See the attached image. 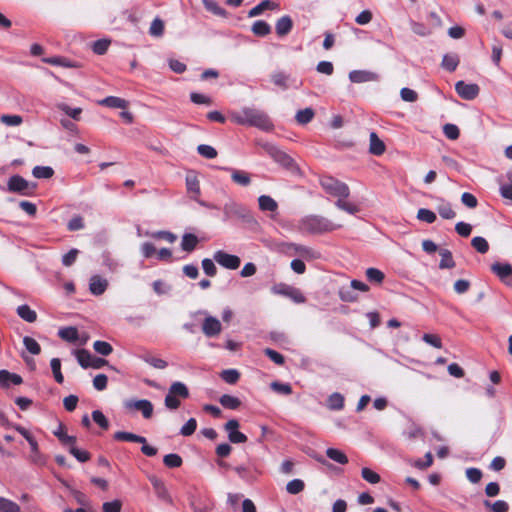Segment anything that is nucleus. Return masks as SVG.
Instances as JSON below:
<instances>
[{"label": "nucleus", "mask_w": 512, "mask_h": 512, "mask_svg": "<svg viewBox=\"0 0 512 512\" xmlns=\"http://www.w3.org/2000/svg\"><path fill=\"white\" fill-rule=\"evenodd\" d=\"M231 119L239 125L253 126L263 131H269L273 128V123L269 116L262 110L244 107L240 111L232 112Z\"/></svg>", "instance_id": "obj_1"}, {"label": "nucleus", "mask_w": 512, "mask_h": 512, "mask_svg": "<svg viewBox=\"0 0 512 512\" xmlns=\"http://www.w3.org/2000/svg\"><path fill=\"white\" fill-rule=\"evenodd\" d=\"M339 225H335L329 219L321 215H308L300 220L299 228L302 232L309 234H322L337 229Z\"/></svg>", "instance_id": "obj_2"}, {"label": "nucleus", "mask_w": 512, "mask_h": 512, "mask_svg": "<svg viewBox=\"0 0 512 512\" xmlns=\"http://www.w3.org/2000/svg\"><path fill=\"white\" fill-rule=\"evenodd\" d=\"M265 152L279 165L290 170L291 172L298 171V166L286 152L281 150L278 146L272 143L263 144Z\"/></svg>", "instance_id": "obj_3"}, {"label": "nucleus", "mask_w": 512, "mask_h": 512, "mask_svg": "<svg viewBox=\"0 0 512 512\" xmlns=\"http://www.w3.org/2000/svg\"><path fill=\"white\" fill-rule=\"evenodd\" d=\"M322 188L330 195L340 198H348L350 189L348 185L333 177L325 176L320 180Z\"/></svg>", "instance_id": "obj_4"}, {"label": "nucleus", "mask_w": 512, "mask_h": 512, "mask_svg": "<svg viewBox=\"0 0 512 512\" xmlns=\"http://www.w3.org/2000/svg\"><path fill=\"white\" fill-rule=\"evenodd\" d=\"M194 315L204 316L202 322V332L208 338H214L219 336L222 332V323L220 320L212 315H209L206 310H198Z\"/></svg>", "instance_id": "obj_5"}, {"label": "nucleus", "mask_w": 512, "mask_h": 512, "mask_svg": "<svg viewBox=\"0 0 512 512\" xmlns=\"http://www.w3.org/2000/svg\"><path fill=\"white\" fill-rule=\"evenodd\" d=\"M35 185H31L26 179L20 175H13L8 179V192L19 193L23 196H29L33 193Z\"/></svg>", "instance_id": "obj_6"}, {"label": "nucleus", "mask_w": 512, "mask_h": 512, "mask_svg": "<svg viewBox=\"0 0 512 512\" xmlns=\"http://www.w3.org/2000/svg\"><path fill=\"white\" fill-rule=\"evenodd\" d=\"M224 213V221L237 218V219H246L248 216V210L241 204L230 200L226 202L223 206Z\"/></svg>", "instance_id": "obj_7"}, {"label": "nucleus", "mask_w": 512, "mask_h": 512, "mask_svg": "<svg viewBox=\"0 0 512 512\" xmlns=\"http://www.w3.org/2000/svg\"><path fill=\"white\" fill-rule=\"evenodd\" d=\"M272 292L274 294L283 295L290 299H292L295 303H303L305 302V297L302 292L294 287H291L287 284H276L272 287Z\"/></svg>", "instance_id": "obj_8"}, {"label": "nucleus", "mask_w": 512, "mask_h": 512, "mask_svg": "<svg viewBox=\"0 0 512 512\" xmlns=\"http://www.w3.org/2000/svg\"><path fill=\"white\" fill-rule=\"evenodd\" d=\"M124 407L126 409H130V410L135 409V410L140 411L145 419L151 418L153 415V410H154V407H153V404L151 403V401L146 400V399L126 400V401H124Z\"/></svg>", "instance_id": "obj_9"}, {"label": "nucleus", "mask_w": 512, "mask_h": 512, "mask_svg": "<svg viewBox=\"0 0 512 512\" xmlns=\"http://www.w3.org/2000/svg\"><path fill=\"white\" fill-rule=\"evenodd\" d=\"M213 260L224 268L235 270L240 266L241 260L238 256L218 250L213 255Z\"/></svg>", "instance_id": "obj_10"}, {"label": "nucleus", "mask_w": 512, "mask_h": 512, "mask_svg": "<svg viewBox=\"0 0 512 512\" xmlns=\"http://www.w3.org/2000/svg\"><path fill=\"white\" fill-rule=\"evenodd\" d=\"M455 90L457 94L465 100H473L479 94V86L473 83H465L464 81H458L455 84Z\"/></svg>", "instance_id": "obj_11"}, {"label": "nucleus", "mask_w": 512, "mask_h": 512, "mask_svg": "<svg viewBox=\"0 0 512 512\" xmlns=\"http://www.w3.org/2000/svg\"><path fill=\"white\" fill-rule=\"evenodd\" d=\"M379 79V74L369 70H353L349 72V80L352 83L376 82Z\"/></svg>", "instance_id": "obj_12"}, {"label": "nucleus", "mask_w": 512, "mask_h": 512, "mask_svg": "<svg viewBox=\"0 0 512 512\" xmlns=\"http://www.w3.org/2000/svg\"><path fill=\"white\" fill-rule=\"evenodd\" d=\"M239 422L236 419H231L225 424V430L228 433L230 442L238 444L247 441V437L242 432L238 431Z\"/></svg>", "instance_id": "obj_13"}, {"label": "nucleus", "mask_w": 512, "mask_h": 512, "mask_svg": "<svg viewBox=\"0 0 512 512\" xmlns=\"http://www.w3.org/2000/svg\"><path fill=\"white\" fill-rule=\"evenodd\" d=\"M225 171L230 173L231 180L242 187H247L251 184V174L245 170L225 167Z\"/></svg>", "instance_id": "obj_14"}, {"label": "nucleus", "mask_w": 512, "mask_h": 512, "mask_svg": "<svg viewBox=\"0 0 512 512\" xmlns=\"http://www.w3.org/2000/svg\"><path fill=\"white\" fill-rule=\"evenodd\" d=\"M108 287L107 279L100 275H93L89 281V290L95 296L102 295Z\"/></svg>", "instance_id": "obj_15"}, {"label": "nucleus", "mask_w": 512, "mask_h": 512, "mask_svg": "<svg viewBox=\"0 0 512 512\" xmlns=\"http://www.w3.org/2000/svg\"><path fill=\"white\" fill-rule=\"evenodd\" d=\"M23 382L22 377L18 374L11 373L8 370H0V387L8 388L11 384L20 385Z\"/></svg>", "instance_id": "obj_16"}, {"label": "nucleus", "mask_w": 512, "mask_h": 512, "mask_svg": "<svg viewBox=\"0 0 512 512\" xmlns=\"http://www.w3.org/2000/svg\"><path fill=\"white\" fill-rule=\"evenodd\" d=\"M293 27V21L290 16L285 15L279 18L276 22L275 29L278 36L283 37L288 35Z\"/></svg>", "instance_id": "obj_17"}, {"label": "nucleus", "mask_w": 512, "mask_h": 512, "mask_svg": "<svg viewBox=\"0 0 512 512\" xmlns=\"http://www.w3.org/2000/svg\"><path fill=\"white\" fill-rule=\"evenodd\" d=\"M113 438L117 441H128L141 444H145L147 442L145 437L126 431H117L114 433Z\"/></svg>", "instance_id": "obj_18"}, {"label": "nucleus", "mask_w": 512, "mask_h": 512, "mask_svg": "<svg viewBox=\"0 0 512 512\" xmlns=\"http://www.w3.org/2000/svg\"><path fill=\"white\" fill-rule=\"evenodd\" d=\"M16 313L22 320L28 323H34L37 320L36 311L31 309L27 304L18 306Z\"/></svg>", "instance_id": "obj_19"}, {"label": "nucleus", "mask_w": 512, "mask_h": 512, "mask_svg": "<svg viewBox=\"0 0 512 512\" xmlns=\"http://www.w3.org/2000/svg\"><path fill=\"white\" fill-rule=\"evenodd\" d=\"M138 357L143 360L145 363L149 364L150 366L156 368V369H165L168 366V363L158 357H155L151 355L148 352H144L138 355Z\"/></svg>", "instance_id": "obj_20"}, {"label": "nucleus", "mask_w": 512, "mask_h": 512, "mask_svg": "<svg viewBox=\"0 0 512 512\" xmlns=\"http://www.w3.org/2000/svg\"><path fill=\"white\" fill-rule=\"evenodd\" d=\"M278 8V4L271 0H263L258 5L253 7L249 12V17H256L262 14L265 10H274Z\"/></svg>", "instance_id": "obj_21"}, {"label": "nucleus", "mask_w": 512, "mask_h": 512, "mask_svg": "<svg viewBox=\"0 0 512 512\" xmlns=\"http://www.w3.org/2000/svg\"><path fill=\"white\" fill-rule=\"evenodd\" d=\"M436 210L443 219H454L456 217L455 211L449 202L444 199H439V203L436 206Z\"/></svg>", "instance_id": "obj_22"}, {"label": "nucleus", "mask_w": 512, "mask_h": 512, "mask_svg": "<svg viewBox=\"0 0 512 512\" xmlns=\"http://www.w3.org/2000/svg\"><path fill=\"white\" fill-rule=\"evenodd\" d=\"M369 151L371 154L379 156L385 152L384 142L377 136L375 132L370 134V147Z\"/></svg>", "instance_id": "obj_23"}, {"label": "nucleus", "mask_w": 512, "mask_h": 512, "mask_svg": "<svg viewBox=\"0 0 512 512\" xmlns=\"http://www.w3.org/2000/svg\"><path fill=\"white\" fill-rule=\"evenodd\" d=\"M58 336L67 342L75 343L79 339L78 330L76 327L69 326L59 329Z\"/></svg>", "instance_id": "obj_24"}, {"label": "nucleus", "mask_w": 512, "mask_h": 512, "mask_svg": "<svg viewBox=\"0 0 512 512\" xmlns=\"http://www.w3.org/2000/svg\"><path fill=\"white\" fill-rule=\"evenodd\" d=\"M168 394L180 397L181 399H187L189 397V390L183 382L175 381L169 387Z\"/></svg>", "instance_id": "obj_25"}, {"label": "nucleus", "mask_w": 512, "mask_h": 512, "mask_svg": "<svg viewBox=\"0 0 512 512\" xmlns=\"http://www.w3.org/2000/svg\"><path fill=\"white\" fill-rule=\"evenodd\" d=\"M99 104L109 108H120L125 109L128 106V102L120 97L108 96L99 101Z\"/></svg>", "instance_id": "obj_26"}, {"label": "nucleus", "mask_w": 512, "mask_h": 512, "mask_svg": "<svg viewBox=\"0 0 512 512\" xmlns=\"http://www.w3.org/2000/svg\"><path fill=\"white\" fill-rule=\"evenodd\" d=\"M327 407L332 411H340L344 408V396L338 392L332 393L327 399Z\"/></svg>", "instance_id": "obj_27"}, {"label": "nucleus", "mask_w": 512, "mask_h": 512, "mask_svg": "<svg viewBox=\"0 0 512 512\" xmlns=\"http://www.w3.org/2000/svg\"><path fill=\"white\" fill-rule=\"evenodd\" d=\"M271 81L278 87L283 90H287L289 88V79L290 76L283 71H274L271 74Z\"/></svg>", "instance_id": "obj_28"}, {"label": "nucleus", "mask_w": 512, "mask_h": 512, "mask_svg": "<svg viewBox=\"0 0 512 512\" xmlns=\"http://www.w3.org/2000/svg\"><path fill=\"white\" fill-rule=\"evenodd\" d=\"M259 209L261 211L275 212L278 208L277 202L268 195H261L258 198Z\"/></svg>", "instance_id": "obj_29"}, {"label": "nucleus", "mask_w": 512, "mask_h": 512, "mask_svg": "<svg viewBox=\"0 0 512 512\" xmlns=\"http://www.w3.org/2000/svg\"><path fill=\"white\" fill-rule=\"evenodd\" d=\"M491 270L503 282V280H505L507 278V276H509V274H511L512 266L510 264H508V263H498V262H496V263H494L491 266Z\"/></svg>", "instance_id": "obj_30"}, {"label": "nucleus", "mask_w": 512, "mask_h": 512, "mask_svg": "<svg viewBox=\"0 0 512 512\" xmlns=\"http://www.w3.org/2000/svg\"><path fill=\"white\" fill-rule=\"evenodd\" d=\"M198 242L199 240L196 235L186 233L182 236L181 248L183 251L192 252L196 248Z\"/></svg>", "instance_id": "obj_31"}, {"label": "nucleus", "mask_w": 512, "mask_h": 512, "mask_svg": "<svg viewBox=\"0 0 512 512\" xmlns=\"http://www.w3.org/2000/svg\"><path fill=\"white\" fill-rule=\"evenodd\" d=\"M439 254L441 256L439 263L440 269H451L455 267V261L453 259L452 253L448 249H440Z\"/></svg>", "instance_id": "obj_32"}, {"label": "nucleus", "mask_w": 512, "mask_h": 512, "mask_svg": "<svg viewBox=\"0 0 512 512\" xmlns=\"http://www.w3.org/2000/svg\"><path fill=\"white\" fill-rule=\"evenodd\" d=\"M251 31L257 36L264 37L271 32V26L264 20H257L253 23Z\"/></svg>", "instance_id": "obj_33"}, {"label": "nucleus", "mask_w": 512, "mask_h": 512, "mask_svg": "<svg viewBox=\"0 0 512 512\" xmlns=\"http://www.w3.org/2000/svg\"><path fill=\"white\" fill-rule=\"evenodd\" d=\"M295 252L307 260H314L320 257L319 252L304 245H296Z\"/></svg>", "instance_id": "obj_34"}, {"label": "nucleus", "mask_w": 512, "mask_h": 512, "mask_svg": "<svg viewBox=\"0 0 512 512\" xmlns=\"http://www.w3.org/2000/svg\"><path fill=\"white\" fill-rule=\"evenodd\" d=\"M459 64V57L456 54H445L442 59V67L449 72L456 70Z\"/></svg>", "instance_id": "obj_35"}, {"label": "nucleus", "mask_w": 512, "mask_h": 512, "mask_svg": "<svg viewBox=\"0 0 512 512\" xmlns=\"http://www.w3.org/2000/svg\"><path fill=\"white\" fill-rule=\"evenodd\" d=\"M219 401L223 407H225L227 409H232V410L237 409L241 404V401L239 400V398L229 395V394L222 395L220 397Z\"/></svg>", "instance_id": "obj_36"}, {"label": "nucleus", "mask_w": 512, "mask_h": 512, "mask_svg": "<svg viewBox=\"0 0 512 512\" xmlns=\"http://www.w3.org/2000/svg\"><path fill=\"white\" fill-rule=\"evenodd\" d=\"M76 358L79 365L86 369L90 367L93 356L88 350L81 349L76 351Z\"/></svg>", "instance_id": "obj_37"}, {"label": "nucleus", "mask_w": 512, "mask_h": 512, "mask_svg": "<svg viewBox=\"0 0 512 512\" xmlns=\"http://www.w3.org/2000/svg\"><path fill=\"white\" fill-rule=\"evenodd\" d=\"M54 170L49 166H35L32 175L38 179H49L53 176Z\"/></svg>", "instance_id": "obj_38"}, {"label": "nucleus", "mask_w": 512, "mask_h": 512, "mask_svg": "<svg viewBox=\"0 0 512 512\" xmlns=\"http://www.w3.org/2000/svg\"><path fill=\"white\" fill-rule=\"evenodd\" d=\"M326 455L328 458L339 464H346L348 462L347 456L342 451L336 448H328L326 450Z\"/></svg>", "instance_id": "obj_39"}, {"label": "nucleus", "mask_w": 512, "mask_h": 512, "mask_svg": "<svg viewBox=\"0 0 512 512\" xmlns=\"http://www.w3.org/2000/svg\"><path fill=\"white\" fill-rule=\"evenodd\" d=\"M346 198H340L335 202L338 209L343 210L351 215L359 212V207L353 203L345 201Z\"/></svg>", "instance_id": "obj_40"}, {"label": "nucleus", "mask_w": 512, "mask_h": 512, "mask_svg": "<svg viewBox=\"0 0 512 512\" xmlns=\"http://www.w3.org/2000/svg\"><path fill=\"white\" fill-rule=\"evenodd\" d=\"M506 178L507 181L500 185V194L502 197L512 200V172H508Z\"/></svg>", "instance_id": "obj_41"}, {"label": "nucleus", "mask_w": 512, "mask_h": 512, "mask_svg": "<svg viewBox=\"0 0 512 512\" xmlns=\"http://www.w3.org/2000/svg\"><path fill=\"white\" fill-rule=\"evenodd\" d=\"M53 433L62 442V444L66 446H70L76 442V437L67 435L62 425H60Z\"/></svg>", "instance_id": "obj_42"}, {"label": "nucleus", "mask_w": 512, "mask_h": 512, "mask_svg": "<svg viewBox=\"0 0 512 512\" xmlns=\"http://www.w3.org/2000/svg\"><path fill=\"white\" fill-rule=\"evenodd\" d=\"M145 236H149L155 239H163L169 243H173L176 241L177 236L169 231H156V232H145Z\"/></svg>", "instance_id": "obj_43"}, {"label": "nucleus", "mask_w": 512, "mask_h": 512, "mask_svg": "<svg viewBox=\"0 0 512 512\" xmlns=\"http://www.w3.org/2000/svg\"><path fill=\"white\" fill-rule=\"evenodd\" d=\"M472 247L479 253L485 254L489 250L487 240L481 236H476L471 240Z\"/></svg>", "instance_id": "obj_44"}, {"label": "nucleus", "mask_w": 512, "mask_h": 512, "mask_svg": "<svg viewBox=\"0 0 512 512\" xmlns=\"http://www.w3.org/2000/svg\"><path fill=\"white\" fill-rule=\"evenodd\" d=\"M23 344L26 348V350L31 353L32 355H38L40 354L41 352V347L40 345L38 344V342L30 337V336H25L23 338Z\"/></svg>", "instance_id": "obj_45"}, {"label": "nucleus", "mask_w": 512, "mask_h": 512, "mask_svg": "<svg viewBox=\"0 0 512 512\" xmlns=\"http://www.w3.org/2000/svg\"><path fill=\"white\" fill-rule=\"evenodd\" d=\"M314 115L315 113L312 108H305L303 110H299L296 113L295 118L299 124L304 125L309 123L313 119Z\"/></svg>", "instance_id": "obj_46"}, {"label": "nucleus", "mask_w": 512, "mask_h": 512, "mask_svg": "<svg viewBox=\"0 0 512 512\" xmlns=\"http://www.w3.org/2000/svg\"><path fill=\"white\" fill-rule=\"evenodd\" d=\"M483 504L485 507L490 508L491 512H508L509 509L508 503L504 500H497L494 503L485 500Z\"/></svg>", "instance_id": "obj_47"}, {"label": "nucleus", "mask_w": 512, "mask_h": 512, "mask_svg": "<svg viewBox=\"0 0 512 512\" xmlns=\"http://www.w3.org/2000/svg\"><path fill=\"white\" fill-rule=\"evenodd\" d=\"M163 462L168 468H178L182 465V458L176 453H170L164 456Z\"/></svg>", "instance_id": "obj_48"}, {"label": "nucleus", "mask_w": 512, "mask_h": 512, "mask_svg": "<svg viewBox=\"0 0 512 512\" xmlns=\"http://www.w3.org/2000/svg\"><path fill=\"white\" fill-rule=\"evenodd\" d=\"M50 366L55 378V381L59 384H62L64 381L63 374L61 373V361L59 358H52L50 361Z\"/></svg>", "instance_id": "obj_49"}, {"label": "nucleus", "mask_w": 512, "mask_h": 512, "mask_svg": "<svg viewBox=\"0 0 512 512\" xmlns=\"http://www.w3.org/2000/svg\"><path fill=\"white\" fill-rule=\"evenodd\" d=\"M305 484L301 479H293L286 485V490L289 494L296 495L304 490Z\"/></svg>", "instance_id": "obj_50"}, {"label": "nucleus", "mask_w": 512, "mask_h": 512, "mask_svg": "<svg viewBox=\"0 0 512 512\" xmlns=\"http://www.w3.org/2000/svg\"><path fill=\"white\" fill-rule=\"evenodd\" d=\"M366 277L370 282L380 284L385 276L379 269L371 267L366 270Z\"/></svg>", "instance_id": "obj_51"}, {"label": "nucleus", "mask_w": 512, "mask_h": 512, "mask_svg": "<svg viewBox=\"0 0 512 512\" xmlns=\"http://www.w3.org/2000/svg\"><path fill=\"white\" fill-rule=\"evenodd\" d=\"M436 218V214L433 211L426 208H421L417 212V219L428 224L434 223Z\"/></svg>", "instance_id": "obj_52"}, {"label": "nucleus", "mask_w": 512, "mask_h": 512, "mask_svg": "<svg viewBox=\"0 0 512 512\" xmlns=\"http://www.w3.org/2000/svg\"><path fill=\"white\" fill-rule=\"evenodd\" d=\"M0 512H20V507L17 503L0 497Z\"/></svg>", "instance_id": "obj_53"}, {"label": "nucleus", "mask_w": 512, "mask_h": 512, "mask_svg": "<svg viewBox=\"0 0 512 512\" xmlns=\"http://www.w3.org/2000/svg\"><path fill=\"white\" fill-rule=\"evenodd\" d=\"M93 348L98 354L102 356H108L113 351L112 346L108 342L101 340L95 341L93 344Z\"/></svg>", "instance_id": "obj_54"}, {"label": "nucleus", "mask_w": 512, "mask_h": 512, "mask_svg": "<svg viewBox=\"0 0 512 512\" xmlns=\"http://www.w3.org/2000/svg\"><path fill=\"white\" fill-rule=\"evenodd\" d=\"M164 32V22L160 18H155L149 28L151 36L160 37Z\"/></svg>", "instance_id": "obj_55"}, {"label": "nucleus", "mask_w": 512, "mask_h": 512, "mask_svg": "<svg viewBox=\"0 0 512 512\" xmlns=\"http://www.w3.org/2000/svg\"><path fill=\"white\" fill-rule=\"evenodd\" d=\"M234 471L237 475L246 482H253L255 480V476L252 474L250 469L246 466L240 465L234 468Z\"/></svg>", "instance_id": "obj_56"}, {"label": "nucleus", "mask_w": 512, "mask_h": 512, "mask_svg": "<svg viewBox=\"0 0 512 512\" xmlns=\"http://www.w3.org/2000/svg\"><path fill=\"white\" fill-rule=\"evenodd\" d=\"M271 389L279 394L289 395L292 393V387L289 383L274 381L270 384Z\"/></svg>", "instance_id": "obj_57"}, {"label": "nucleus", "mask_w": 512, "mask_h": 512, "mask_svg": "<svg viewBox=\"0 0 512 512\" xmlns=\"http://www.w3.org/2000/svg\"><path fill=\"white\" fill-rule=\"evenodd\" d=\"M186 187L188 192L193 193L196 197L200 194V185L196 176L188 175L186 177Z\"/></svg>", "instance_id": "obj_58"}, {"label": "nucleus", "mask_w": 512, "mask_h": 512, "mask_svg": "<svg viewBox=\"0 0 512 512\" xmlns=\"http://www.w3.org/2000/svg\"><path fill=\"white\" fill-rule=\"evenodd\" d=\"M221 378L228 384H234L239 380L240 373L236 369L223 370Z\"/></svg>", "instance_id": "obj_59"}, {"label": "nucleus", "mask_w": 512, "mask_h": 512, "mask_svg": "<svg viewBox=\"0 0 512 512\" xmlns=\"http://www.w3.org/2000/svg\"><path fill=\"white\" fill-rule=\"evenodd\" d=\"M69 452L79 461L86 462L90 459V454L85 451L77 448L74 444L69 446Z\"/></svg>", "instance_id": "obj_60"}, {"label": "nucleus", "mask_w": 512, "mask_h": 512, "mask_svg": "<svg viewBox=\"0 0 512 512\" xmlns=\"http://www.w3.org/2000/svg\"><path fill=\"white\" fill-rule=\"evenodd\" d=\"M198 153L207 159H214L217 156V151L214 147L206 144H201L197 147Z\"/></svg>", "instance_id": "obj_61"}, {"label": "nucleus", "mask_w": 512, "mask_h": 512, "mask_svg": "<svg viewBox=\"0 0 512 512\" xmlns=\"http://www.w3.org/2000/svg\"><path fill=\"white\" fill-rule=\"evenodd\" d=\"M362 478L370 484H377L380 482V476L370 468H363L361 471Z\"/></svg>", "instance_id": "obj_62"}, {"label": "nucleus", "mask_w": 512, "mask_h": 512, "mask_svg": "<svg viewBox=\"0 0 512 512\" xmlns=\"http://www.w3.org/2000/svg\"><path fill=\"white\" fill-rule=\"evenodd\" d=\"M443 133L450 140H456L460 135L459 128L455 124L450 123L443 126Z\"/></svg>", "instance_id": "obj_63"}, {"label": "nucleus", "mask_w": 512, "mask_h": 512, "mask_svg": "<svg viewBox=\"0 0 512 512\" xmlns=\"http://www.w3.org/2000/svg\"><path fill=\"white\" fill-rule=\"evenodd\" d=\"M122 502L119 499L104 502L102 504V512H121Z\"/></svg>", "instance_id": "obj_64"}]
</instances>
